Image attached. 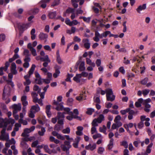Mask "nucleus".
I'll return each mask as SVG.
<instances>
[{
    "label": "nucleus",
    "mask_w": 155,
    "mask_h": 155,
    "mask_svg": "<svg viewBox=\"0 0 155 155\" xmlns=\"http://www.w3.org/2000/svg\"><path fill=\"white\" fill-rule=\"evenodd\" d=\"M146 8V4H144L142 5H139L136 10L138 13H140L141 11L145 10Z\"/></svg>",
    "instance_id": "f8f14e48"
},
{
    "label": "nucleus",
    "mask_w": 155,
    "mask_h": 155,
    "mask_svg": "<svg viewBox=\"0 0 155 155\" xmlns=\"http://www.w3.org/2000/svg\"><path fill=\"white\" fill-rule=\"evenodd\" d=\"M56 60L58 63L59 64H61L63 62L61 60L59 53V50H58L56 52Z\"/></svg>",
    "instance_id": "dca6fc26"
},
{
    "label": "nucleus",
    "mask_w": 155,
    "mask_h": 155,
    "mask_svg": "<svg viewBox=\"0 0 155 155\" xmlns=\"http://www.w3.org/2000/svg\"><path fill=\"white\" fill-rule=\"evenodd\" d=\"M40 60L45 61L43 64V65L45 67H47L48 66V63H50L51 61L48 55H45L44 58H41Z\"/></svg>",
    "instance_id": "6e6552de"
},
{
    "label": "nucleus",
    "mask_w": 155,
    "mask_h": 155,
    "mask_svg": "<svg viewBox=\"0 0 155 155\" xmlns=\"http://www.w3.org/2000/svg\"><path fill=\"white\" fill-rule=\"evenodd\" d=\"M31 132L29 128H26L24 130V132L22 134L21 136L23 137H28V134Z\"/></svg>",
    "instance_id": "a211bd4d"
},
{
    "label": "nucleus",
    "mask_w": 155,
    "mask_h": 155,
    "mask_svg": "<svg viewBox=\"0 0 155 155\" xmlns=\"http://www.w3.org/2000/svg\"><path fill=\"white\" fill-rule=\"evenodd\" d=\"M96 65L97 67L100 66L101 64V60L100 59H97L95 62Z\"/></svg>",
    "instance_id": "0e129e2a"
},
{
    "label": "nucleus",
    "mask_w": 155,
    "mask_h": 155,
    "mask_svg": "<svg viewBox=\"0 0 155 155\" xmlns=\"http://www.w3.org/2000/svg\"><path fill=\"white\" fill-rule=\"evenodd\" d=\"M80 140V137H78V140L77 141V142L73 143V145L75 148H77L78 147V144Z\"/></svg>",
    "instance_id": "4d7b16f0"
},
{
    "label": "nucleus",
    "mask_w": 155,
    "mask_h": 155,
    "mask_svg": "<svg viewBox=\"0 0 155 155\" xmlns=\"http://www.w3.org/2000/svg\"><path fill=\"white\" fill-rule=\"evenodd\" d=\"M96 145L95 143H94L92 145L91 144H89L88 145L85 147V148L87 150H90L93 151L96 148Z\"/></svg>",
    "instance_id": "ddd939ff"
},
{
    "label": "nucleus",
    "mask_w": 155,
    "mask_h": 155,
    "mask_svg": "<svg viewBox=\"0 0 155 155\" xmlns=\"http://www.w3.org/2000/svg\"><path fill=\"white\" fill-rule=\"evenodd\" d=\"M73 101V99L72 98H68L67 100V104L69 106H71Z\"/></svg>",
    "instance_id": "4c0bfd02"
},
{
    "label": "nucleus",
    "mask_w": 155,
    "mask_h": 155,
    "mask_svg": "<svg viewBox=\"0 0 155 155\" xmlns=\"http://www.w3.org/2000/svg\"><path fill=\"white\" fill-rule=\"evenodd\" d=\"M148 78H146L141 81V84L143 85L146 84L148 82Z\"/></svg>",
    "instance_id": "052dcab7"
},
{
    "label": "nucleus",
    "mask_w": 155,
    "mask_h": 155,
    "mask_svg": "<svg viewBox=\"0 0 155 155\" xmlns=\"http://www.w3.org/2000/svg\"><path fill=\"white\" fill-rule=\"evenodd\" d=\"M33 90L36 91H38V92H39L41 90L40 88H39L38 86L37 85H35L33 87Z\"/></svg>",
    "instance_id": "864d4df0"
},
{
    "label": "nucleus",
    "mask_w": 155,
    "mask_h": 155,
    "mask_svg": "<svg viewBox=\"0 0 155 155\" xmlns=\"http://www.w3.org/2000/svg\"><path fill=\"white\" fill-rule=\"evenodd\" d=\"M121 119L120 116L119 115H118L116 116L114 120V121L115 122H117V121L120 120Z\"/></svg>",
    "instance_id": "338daca9"
},
{
    "label": "nucleus",
    "mask_w": 155,
    "mask_h": 155,
    "mask_svg": "<svg viewBox=\"0 0 155 155\" xmlns=\"http://www.w3.org/2000/svg\"><path fill=\"white\" fill-rule=\"evenodd\" d=\"M31 51V54L34 56H35L37 54L36 53V50L34 48L29 50Z\"/></svg>",
    "instance_id": "e433bc0d"
},
{
    "label": "nucleus",
    "mask_w": 155,
    "mask_h": 155,
    "mask_svg": "<svg viewBox=\"0 0 155 155\" xmlns=\"http://www.w3.org/2000/svg\"><path fill=\"white\" fill-rule=\"evenodd\" d=\"M39 38L41 40H45L46 41V39L48 37V35L47 34L41 32L38 35Z\"/></svg>",
    "instance_id": "4468645a"
},
{
    "label": "nucleus",
    "mask_w": 155,
    "mask_h": 155,
    "mask_svg": "<svg viewBox=\"0 0 155 155\" xmlns=\"http://www.w3.org/2000/svg\"><path fill=\"white\" fill-rule=\"evenodd\" d=\"M12 80L9 79L6 80V81L8 84L10 85H11L12 87H13L14 86L13 82L12 81Z\"/></svg>",
    "instance_id": "e2e57ef3"
},
{
    "label": "nucleus",
    "mask_w": 155,
    "mask_h": 155,
    "mask_svg": "<svg viewBox=\"0 0 155 155\" xmlns=\"http://www.w3.org/2000/svg\"><path fill=\"white\" fill-rule=\"evenodd\" d=\"M113 141L114 139H110L109 143L108 145V149L109 150H110L112 148L113 145Z\"/></svg>",
    "instance_id": "2f4dec72"
},
{
    "label": "nucleus",
    "mask_w": 155,
    "mask_h": 155,
    "mask_svg": "<svg viewBox=\"0 0 155 155\" xmlns=\"http://www.w3.org/2000/svg\"><path fill=\"white\" fill-rule=\"evenodd\" d=\"M7 93V91L5 90V87H4L3 91V93L2 95V99L3 100H6V98H5L6 94Z\"/></svg>",
    "instance_id": "09e8293b"
},
{
    "label": "nucleus",
    "mask_w": 155,
    "mask_h": 155,
    "mask_svg": "<svg viewBox=\"0 0 155 155\" xmlns=\"http://www.w3.org/2000/svg\"><path fill=\"white\" fill-rule=\"evenodd\" d=\"M35 67V65L33 64L28 72L29 74L24 76V78L26 80L24 82V84L25 85H29L31 84V81L29 78H30L31 75L33 74Z\"/></svg>",
    "instance_id": "f03ea898"
},
{
    "label": "nucleus",
    "mask_w": 155,
    "mask_h": 155,
    "mask_svg": "<svg viewBox=\"0 0 155 155\" xmlns=\"http://www.w3.org/2000/svg\"><path fill=\"white\" fill-rule=\"evenodd\" d=\"M61 147L62 150L64 151H65L67 150H69V149L70 148V147H67V146H65V145H64L63 144L61 145Z\"/></svg>",
    "instance_id": "f704fd0d"
},
{
    "label": "nucleus",
    "mask_w": 155,
    "mask_h": 155,
    "mask_svg": "<svg viewBox=\"0 0 155 155\" xmlns=\"http://www.w3.org/2000/svg\"><path fill=\"white\" fill-rule=\"evenodd\" d=\"M38 140H36L33 142L31 144V147H37L38 145Z\"/></svg>",
    "instance_id": "603ef678"
},
{
    "label": "nucleus",
    "mask_w": 155,
    "mask_h": 155,
    "mask_svg": "<svg viewBox=\"0 0 155 155\" xmlns=\"http://www.w3.org/2000/svg\"><path fill=\"white\" fill-rule=\"evenodd\" d=\"M16 66L14 62H13L11 64V71L12 73H9L8 75V78L12 80L13 75L16 74L17 73V71L16 70Z\"/></svg>",
    "instance_id": "39448f33"
},
{
    "label": "nucleus",
    "mask_w": 155,
    "mask_h": 155,
    "mask_svg": "<svg viewBox=\"0 0 155 155\" xmlns=\"http://www.w3.org/2000/svg\"><path fill=\"white\" fill-rule=\"evenodd\" d=\"M60 3V0H54L51 5V7H54L58 5Z\"/></svg>",
    "instance_id": "cd10ccee"
},
{
    "label": "nucleus",
    "mask_w": 155,
    "mask_h": 155,
    "mask_svg": "<svg viewBox=\"0 0 155 155\" xmlns=\"http://www.w3.org/2000/svg\"><path fill=\"white\" fill-rule=\"evenodd\" d=\"M70 129L69 127H67L63 130L62 132L64 134H69L70 133Z\"/></svg>",
    "instance_id": "5fc2aeb1"
},
{
    "label": "nucleus",
    "mask_w": 155,
    "mask_h": 155,
    "mask_svg": "<svg viewBox=\"0 0 155 155\" xmlns=\"http://www.w3.org/2000/svg\"><path fill=\"white\" fill-rule=\"evenodd\" d=\"M100 38H102V36L101 35H100V33L97 31H96L95 32V37L93 38V40L96 42H98L99 41Z\"/></svg>",
    "instance_id": "9b49d317"
},
{
    "label": "nucleus",
    "mask_w": 155,
    "mask_h": 155,
    "mask_svg": "<svg viewBox=\"0 0 155 155\" xmlns=\"http://www.w3.org/2000/svg\"><path fill=\"white\" fill-rule=\"evenodd\" d=\"M63 103H61L59 104L58 102H56L55 100H54L53 104L57 106L56 108V109L58 110H63Z\"/></svg>",
    "instance_id": "1a4fd4ad"
},
{
    "label": "nucleus",
    "mask_w": 155,
    "mask_h": 155,
    "mask_svg": "<svg viewBox=\"0 0 155 155\" xmlns=\"http://www.w3.org/2000/svg\"><path fill=\"white\" fill-rule=\"evenodd\" d=\"M129 110V109H128L127 108L125 110H120V112L122 114L124 115H125L128 112Z\"/></svg>",
    "instance_id": "8fccbe9b"
},
{
    "label": "nucleus",
    "mask_w": 155,
    "mask_h": 155,
    "mask_svg": "<svg viewBox=\"0 0 155 155\" xmlns=\"http://www.w3.org/2000/svg\"><path fill=\"white\" fill-rule=\"evenodd\" d=\"M23 53L25 56V57H29L31 55V54L29 53V51L27 49H25L24 50Z\"/></svg>",
    "instance_id": "ea45409f"
},
{
    "label": "nucleus",
    "mask_w": 155,
    "mask_h": 155,
    "mask_svg": "<svg viewBox=\"0 0 155 155\" xmlns=\"http://www.w3.org/2000/svg\"><path fill=\"white\" fill-rule=\"evenodd\" d=\"M121 145L124 146V148L127 149L128 147V144L126 141H123L121 142Z\"/></svg>",
    "instance_id": "37998d69"
},
{
    "label": "nucleus",
    "mask_w": 155,
    "mask_h": 155,
    "mask_svg": "<svg viewBox=\"0 0 155 155\" xmlns=\"http://www.w3.org/2000/svg\"><path fill=\"white\" fill-rule=\"evenodd\" d=\"M63 110L67 112V114L69 115H73V112L70 111V109L68 107L64 108L63 107Z\"/></svg>",
    "instance_id": "7c9ffc66"
},
{
    "label": "nucleus",
    "mask_w": 155,
    "mask_h": 155,
    "mask_svg": "<svg viewBox=\"0 0 155 155\" xmlns=\"http://www.w3.org/2000/svg\"><path fill=\"white\" fill-rule=\"evenodd\" d=\"M79 2V4L82 5L84 3V0H71V2L74 8H77L78 6L77 3Z\"/></svg>",
    "instance_id": "0eeeda50"
},
{
    "label": "nucleus",
    "mask_w": 155,
    "mask_h": 155,
    "mask_svg": "<svg viewBox=\"0 0 155 155\" xmlns=\"http://www.w3.org/2000/svg\"><path fill=\"white\" fill-rule=\"evenodd\" d=\"M43 147L45 151L49 153H51V150L49 149L48 146L47 145H44Z\"/></svg>",
    "instance_id": "a18cd8bd"
},
{
    "label": "nucleus",
    "mask_w": 155,
    "mask_h": 155,
    "mask_svg": "<svg viewBox=\"0 0 155 155\" xmlns=\"http://www.w3.org/2000/svg\"><path fill=\"white\" fill-rule=\"evenodd\" d=\"M34 112L33 111V110L30 109V113L29 114V117L31 118H33L35 117Z\"/></svg>",
    "instance_id": "6e6d98bb"
},
{
    "label": "nucleus",
    "mask_w": 155,
    "mask_h": 155,
    "mask_svg": "<svg viewBox=\"0 0 155 155\" xmlns=\"http://www.w3.org/2000/svg\"><path fill=\"white\" fill-rule=\"evenodd\" d=\"M5 128H2V129L1 131V135L0 136V140H6L8 141L9 139V134L6 133Z\"/></svg>",
    "instance_id": "20e7f679"
},
{
    "label": "nucleus",
    "mask_w": 155,
    "mask_h": 155,
    "mask_svg": "<svg viewBox=\"0 0 155 155\" xmlns=\"http://www.w3.org/2000/svg\"><path fill=\"white\" fill-rule=\"evenodd\" d=\"M110 33V31H106L104 33H103L101 35L102 37V38L104 37H106L107 35H108V34H109Z\"/></svg>",
    "instance_id": "de8ad7c7"
},
{
    "label": "nucleus",
    "mask_w": 155,
    "mask_h": 155,
    "mask_svg": "<svg viewBox=\"0 0 155 155\" xmlns=\"http://www.w3.org/2000/svg\"><path fill=\"white\" fill-rule=\"evenodd\" d=\"M94 111V109L90 108L87 109V111L86 112V113L88 115H91L92 113Z\"/></svg>",
    "instance_id": "c85d7f7f"
},
{
    "label": "nucleus",
    "mask_w": 155,
    "mask_h": 155,
    "mask_svg": "<svg viewBox=\"0 0 155 155\" xmlns=\"http://www.w3.org/2000/svg\"><path fill=\"white\" fill-rule=\"evenodd\" d=\"M21 145L23 147H24L26 148H28V145L27 144V143L25 142L22 141L21 142Z\"/></svg>",
    "instance_id": "13d9d810"
},
{
    "label": "nucleus",
    "mask_w": 155,
    "mask_h": 155,
    "mask_svg": "<svg viewBox=\"0 0 155 155\" xmlns=\"http://www.w3.org/2000/svg\"><path fill=\"white\" fill-rule=\"evenodd\" d=\"M104 150V147H99L97 150V153L99 154H102Z\"/></svg>",
    "instance_id": "c9c22d12"
},
{
    "label": "nucleus",
    "mask_w": 155,
    "mask_h": 155,
    "mask_svg": "<svg viewBox=\"0 0 155 155\" xmlns=\"http://www.w3.org/2000/svg\"><path fill=\"white\" fill-rule=\"evenodd\" d=\"M51 106L50 105H47L46 107V113L49 117H50L51 115V113L50 111V109Z\"/></svg>",
    "instance_id": "aec40b11"
},
{
    "label": "nucleus",
    "mask_w": 155,
    "mask_h": 155,
    "mask_svg": "<svg viewBox=\"0 0 155 155\" xmlns=\"http://www.w3.org/2000/svg\"><path fill=\"white\" fill-rule=\"evenodd\" d=\"M86 62L87 64H88L93 67H94L95 66V64L94 63L92 62L89 58H86Z\"/></svg>",
    "instance_id": "393cba45"
},
{
    "label": "nucleus",
    "mask_w": 155,
    "mask_h": 155,
    "mask_svg": "<svg viewBox=\"0 0 155 155\" xmlns=\"http://www.w3.org/2000/svg\"><path fill=\"white\" fill-rule=\"evenodd\" d=\"M40 6L43 8H45L47 6V4L43 2L42 0L38 3Z\"/></svg>",
    "instance_id": "c756f323"
},
{
    "label": "nucleus",
    "mask_w": 155,
    "mask_h": 155,
    "mask_svg": "<svg viewBox=\"0 0 155 155\" xmlns=\"http://www.w3.org/2000/svg\"><path fill=\"white\" fill-rule=\"evenodd\" d=\"M31 109L32 110H34V113H36L40 110V108L38 105V104H36L35 105L32 106Z\"/></svg>",
    "instance_id": "6ab92c4d"
},
{
    "label": "nucleus",
    "mask_w": 155,
    "mask_h": 155,
    "mask_svg": "<svg viewBox=\"0 0 155 155\" xmlns=\"http://www.w3.org/2000/svg\"><path fill=\"white\" fill-rule=\"evenodd\" d=\"M42 79L41 78H36L35 79V81L36 83L39 84H42V82L43 81Z\"/></svg>",
    "instance_id": "49530a36"
},
{
    "label": "nucleus",
    "mask_w": 155,
    "mask_h": 155,
    "mask_svg": "<svg viewBox=\"0 0 155 155\" xmlns=\"http://www.w3.org/2000/svg\"><path fill=\"white\" fill-rule=\"evenodd\" d=\"M95 119L97 120L98 123H101L105 120L104 116L103 114H101L97 118H95Z\"/></svg>",
    "instance_id": "f3484780"
},
{
    "label": "nucleus",
    "mask_w": 155,
    "mask_h": 155,
    "mask_svg": "<svg viewBox=\"0 0 155 155\" xmlns=\"http://www.w3.org/2000/svg\"><path fill=\"white\" fill-rule=\"evenodd\" d=\"M71 142L70 141H65L64 142V144H63L65 145V146L70 148L71 147V145H70V143Z\"/></svg>",
    "instance_id": "bf43d9fd"
},
{
    "label": "nucleus",
    "mask_w": 155,
    "mask_h": 155,
    "mask_svg": "<svg viewBox=\"0 0 155 155\" xmlns=\"http://www.w3.org/2000/svg\"><path fill=\"white\" fill-rule=\"evenodd\" d=\"M84 48L87 49H89L90 47V43L88 39H84L82 40Z\"/></svg>",
    "instance_id": "9d476101"
},
{
    "label": "nucleus",
    "mask_w": 155,
    "mask_h": 155,
    "mask_svg": "<svg viewBox=\"0 0 155 155\" xmlns=\"http://www.w3.org/2000/svg\"><path fill=\"white\" fill-rule=\"evenodd\" d=\"M56 15V12L55 11L54 12H50L48 13V16L50 18L53 19L55 18Z\"/></svg>",
    "instance_id": "412c9836"
},
{
    "label": "nucleus",
    "mask_w": 155,
    "mask_h": 155,
    "mask_svg": "<svg viewBox=\"0 0 155 155\" xmlns=\"http://www.w3.org/2000/svg\"><path fill=\"white\" fill-rule=\"evenodd\" d=\"M106 96L107 101H112L115 99V96L113 94L112 89L110 88H107L106 89Z\"/></svg>",
    "instance_id": "7ed1b4c3"
},
{
    "label": "nucleus",
    "mask_w": 155,
    "mask_h": 155,
    "mask_svg": "<svg viewBox=\"0 0 155 155\" xmlns=\"http://www.w3.org/2000/svg\"><path fill=\"white\" fill-rule=\"evenodd\" d=\"M15 122V121L14 120L11 118L8 119L5 118L4 120L0 123V128H3L5 127L6 130L7 126L8 125H9L7 128V130H11Z\"/></svg>",
    "instance_id": "f257e3e1"
},
{
    "label": "nucleus",
    "mask_w": 155,
    "mask_h": 155,
    "mask_svg": "<svg viewBox=\"0 0 155 155\" xmlns=\"http://www.w3.org/2000/svg\"><path fill=\"white\" fill-rule=\"evenodd\" d=\"M74 40L75 42H80L81 41V39L77 36H75L74 38Z\"/></svg>",
    "instance_id": "774afa93"
},
{
    "label": "nucleus",
    "mask_w": 155,
    "mask_h": 155,
    "mask_svg": "<svg viewBox=\"0 0 155 155\" xmlns=\"http://www.w3.org/2000/svg\"><path fill=\"white\" fill-rule=\"evenodd\" d=\"M98 123L97 120L95 118L93 120L91 124L93 127H95L98 126Z\"/></svg>",
    "instance_id": "79ce46f5"
},
{
    "label": "nucleus",
    "mask_w": 155,
    "mask_h": 155,
    "mask_svg": "<svg viewBox=\"0 0 155 155\" xmlns=\"http://www.w3.org/2000/svg\"><path fill=\"white\" fill-rule=\"evenodd\" d=\"M12 108L13 109V114H17L18 112L21 110V105L20 103H18L17 104H14L12 105Z\"/></svg>",
    "instance_id": "423d86ee"
},
{
    "label": "nucleus",
    "mask_w": 155,
    "mask_h": 155,
    "mask_svg": "<svg viewBox=\"0 0 155 155\" xmlns=\"http://www.w3.org/2000/svg\"><path fill=\"white\" fill-rule=\"evenodd\" d=\"M85 69L84 62V61L81 62L79 67V70L80 71H84L85 70Z\"/></svg>",
    "instance_id": "5701e85b"
},
{
    "label": "nucleus",
    "mask_w": 155,
    "mask_h": 155,
    "mask_svg": "<svg viewBox=\"0 0 155 155\" xmlns=\"http://www.w3.org/2000/svg\"><path fill=\"white\" fill-rule=\"evenodd\" d=\"M70 116H68L66 117L67 119L69 120H72L73 118H74V115L73 114V115H69Z\"/></svg>",
    "instance_id": "680f3d73"
},
{
    "label": "nucleus",
    "mask_w": 155,
    "mask_h": 155,
    "mask_svg": "<svg viewBox=\"0 0 155 155\" xmlns=\"http://www.w3.org/2000/svg\"><path fill=\"white\" fill-rule=\"evenodd\" d=\"M65 23L67 25L70 26H71L72 25L71 21H70V20L68 18H66L65 19Z\"/></svg>",
    "instance_id": "c03bdc74"
},
{
    "label": "nucleus",
    "mask_w": 155,
    "mask_h": 155,
    "mask_svg": "<svg viewBox=\"0 0 155 155\" xmlns=\"http://www.w3.org/2000/svg\"><path fill=\"white\" fill-rule=\"evenodd\" d=\"M45 132V130L44 127H42L41 128V131H39L38 134L41 136H43L44 135Z\"/></svg>",
    "instance_id": "72a5a7b5"
},
{
    "label": "nucleus",
    "mask_w": 155,
    "mask_h": 155,
    "mask_svg": "<svg viewBox=\"0 0 155 155\" xmlns=\"http://www.w3.org/2000/svg\"><path fill=\"white\" fill-rule=\"evenodd\" d=\"M81 78V75L79 74H77L76 76L74 77L73 80L79 83L80 81Z\"/></svg>",
    "instance_id": "b1692460"
},
{
    "label": "nucleus",
    "mask_w": 155,
    "mask_h": 155,
    "mask_svg": "<svg viewBox=\"0 0 155 155\" xmlns=\"http://www.w3.org/2000/svg\"><path fill=\"white\" fill-rule=\"evenodd\" d=\"M30 23H28L26 24H22L19 25V27L20 29L25 30L30 26Z\"/></svg>",
    "instance_id": "2eb2a0df"
},
{
    "label": "nucleus",
    "mask_w": 155,
    "mask_h": 155,
    "mask_svg": "<svg viewBox=\"0 0 155 155\" xmlns=\"http://www.w3.org/2000/svg\"><path fill=\"white\" fill-rule=\"evenodd\" d=\"M21 126V125L20 124L16 123L15 125V127L13 130L15 131H18L19 130V127Z\"/></svg>",
    "instance_id": "58836bf2"
},
{
    "label": "nucleus",
    "mask_w": 155,
    "mask_h": 155,
    "mask_svg": "<svg viewBox=\"0 0 155 155\" xmlns=\"http://www.w3.org/2000/svg\"><path fill=\"white\" fill-rule=\"evenodd\" d=\"M86 96L85 94H81L80 96L77 97L76 99L78 101L85 100L86 99Z\"/></svg>",
    "instance_id": "a878e982"
},
{
    "label": "nucleus",
    "mask_w": 155,
    "mask_h": 155,
    "mask_svg": "<svg viewBox=\"0 0 155 155\" xmlns=\"http://www.w3.org/2000/svg\"><path fill=\"white\" fill-rule=\"evenodd\" d=\"M74 12V9L71 8H68L66 9L65 12L64 13L63 16H65L66 14H72Z\"/></svg>",
    "instance_id": "4be33fe9"
},
{
    "label": "nucleus",
    "mask_w": 155,
    "mask_h": 155,
    "mask_svg": "<svg viewBox=\"0 0 155 155\" xmlns=\"http://www.w3.org/2000/svg\"><path fill=\"white\" fill-rule=\"evenodd\" d=\"M60 73V71L59 70L56 69L55 70V72L53 74V76L54 78H56L59 75Z\"/></svg>",
    "instance_id": "a19ab883"
},
{
    "label": "nucleus",
    "mask_w": 155,
    "mask_h": 155,
    "mask_svg": "<svg viewBox=\"0 0 155 155\" xmlns=\"http://www.w3.org/2000/svg\"><path fill=\"white\" fill-rule=\"evenodd\" d=\"M144 126V123L143 122H140L138 124V127L139 129H141Z\"/></svg>",
    "instance_id": "69168bd1"
},
{
    "label": "nucleus",
    "mask_w": 155,
    "mask_h": 155,
    "mask_svg": "<svg viewBox=\"0 0 155 155\" xmlns=\"http://www.w3.org/2000/svg\"><path fill=\"white\" fill-rule=\"evenodd\" d=\"M63 128L62 125L56 124L54 127V129L55 130L59 131Z\"/></svg>",
    "instance_id": "473e14b6"
},
{
    "label": "nucleus",
    "mask_w": 155,
    "mask_h": 155,
    "mask_svg": "<svg viewBox=\"0 0 155 155\" xmlns=\"http://www.w3.org/2000/svg\"><path fill=\"white\" fill-rule=\"evenodd\" d=\"M149 89H144L142 91V94L144 96L147 95L149 92Z\"/></svg>",
    "instance_id": "3c124183"
},
{
    "label": "nucleus",
    "mask_w": 155,
    "mask_h": 155,
    "mask_svg": "<svg viewBox=\"0 0 155 155\" xmlns=\"http://www.w3.org/2000/svg\"><path fill=\"white\" fill-rule=\"evenodd\" d=\"M65 112L61 113L58 112V115L57 116V118L58 119H64V114H65Z\"/></svg>",
    "instance_id": "bb28decb"
}]
</instances>
